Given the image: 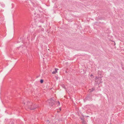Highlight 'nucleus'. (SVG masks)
Instances as JSON below:
<instances>
[{
  "label": "nucleus",
  "mask_w": 124,
  "mask_h": 124,
  "mask_svg": "<svg viewBox=\"0 0 124 124\" xmlns=\"http://www.w3.org/2000/svg\"><path fill=\"white\" fill-rule=\"evenodd\" d=\"M23 103L24 105H25L26 104V108H27L30 110H32L36 108V107H33V108L31 107V106L32 105L33 103L32 102L28 101L26 103V104L25 102H23Z\"/></svg>",
  "instance_id": "obj_1"
},
{
  "label": "nucleus",
  "mask_w": 124,
  "mask_h": 124,
  "mask_svg": "<svg viewBox=\"0 0 124 124\" xmlns=\"http://www.w3.org/2000/svg\"><path fill=\"white\" fill-rule=\"evenodd\" d=\"M102 76L101 77H95V79H98L99 78H101L102 77ZM102 79H101L99 80H98V81H97V83L98 84H100L102 82H101Z\"/></svg>",
  "instance_id": "obj_2"
},
{
  "label": "nucleus",
  "mask_w": 124,
  "mask_h": 124,
  "mask_svg": "<svg viewBox=\"0 0 124 124\" xmlns=\"http://www.w3.org/2000/svg\"><path fill=\"white\" fill-rule=\"evenodd\" d=\"M50 101L51 102H50V105L52 106L54 104L55 101L52 99H51Z\"/></svg>",
  "instance_id": "obj_3"
},
{
  "label": "nucleus",
  "mask_w": 124,
  "mask_h": 124,
  "mask_svg": "<svg viewBox=\"0 0 124 124\" xmlns=\"http://www.w3.org/2000/svg\"><path fill=\"white\" fill-rule=\"evenodd\" d=\"M86 100H92V99L91 98H90V96H87L86 97Z\"/></svg>",
  "instance_id": "obj_4"
},
{
  "label": "nucleus",
  "mask_w": 124,
  "mask_h": 124,
  "mask_svg": "<svg viewBox=\"0 0 124 124\" xmlns=\"http://www.w3.org/2000/svg\"><path fill=\"white\" fill-rule=\"evenodd\" d=\"M94 90L95 88H93L91 89H89V91L90 92H91L93 91H94Z\"/></svg>",
  "instance_id": "obj_5"
},
{
  "label": "nucleus",
  "mask_w": 124,
  "mask_h": 124,
  "mask_svg": "<svg viewBox=\"0 0 124 124\" xmlns=\"http://www.w3.org/2000/svg\"><path fill=\"white\" fill-rule=\"evenodd\" d=\"M33 107H36V108L38 107V106H36V105L35 104L33 105V103H32V105L31 106V107L32 108H33Z\"/></svg>",
  "instance_id": "obj_6"
},
{
  "label": "nucleus",
  "mask_w": 124,
  "mask_h": 124,
  "mask_svg": "<svg viewBox=\"0 0 124 124\" xmlns=\"http://www.w3.org/2000/svg\"><path fill=\"white\" fill-rule=\"evenodd\" d=\"M61 86L63 88L65 89H66V87L65 85L63 84H62L61 85Z\"/></svg>",
  "instance_id": "obj_7"
},
{
  "label": "nucleus",
  "mask_w": 124,
  "mask_h": 124,
  "mask_svg": "<svg viewBox=\"0 0 124 124\" xmlns=\"http://www.w3.org/2000/svg\"><path fill=\"white\" fill-rule=\"evenodd\" d=\"M43 79H41L40 80V82L41 83H42L43 82Z\"/></svg>",
  "instance_id": "obj_8"
},
{
  "label": "nucleus",
  "mask_w": 124,
  "mask_h": 124,
  "mask_svg": "<svg viewBox=\"0 0 124 124\" xmlns=\"http://www.w3.org/2000/svg\"><path fill=\"white\" fill-rule=\"evenodd\" d=\"M86 122L84 120H83V124H87L86 123Z\"/></svg>",
  "instance_id": "obj_9"
},
{
  "label": "nucleus",
  "mask_w": 124,
  "mask_h": 124,
  "mask_svg": "<svg viewBox=\"0 0 124 124\" xmlns=\"http://www.w3.org/2000/svg\"><path fill=\"white\" fill-rule=\"evenodd\" d=\"M57 103L58 104V105H60V103L59 101H58L57 102Z\"/></svg>",
  "instance_id": "obj_10"
},
{
  "label": "nucleus",
  "mask_w": 124,
  "mask_h": 124,
  "mask_svg": "<svg viewBox=\"0 0 124 124\" xmlns=\"http://www.w3.org/2000/svg\"><path fill=\"white\" fill-rule=\"evenodd\" d=\"M56 73V72L55 71H54L53 72H52V74H55Z\"/></svg>",
  "instance_id": "obj_11"
},
{
  "label": "nucleus",
  "mask_w": 124,
  "mask_h": 124,
  "mask_svg": "<svg viewBox=\"0 0 124 124\" xmlns=\"http://www.w3.org/2000/svg\"><path fill=\"white\" fill-rule=\"evenodd\" d=\"M58 70V69L55 68V71L56 72V73H57V70Z\"/></svg>",
  "instance_id": "obj_12"
},
{
  "label": "nucleus",
  "mask_w": 124,
  "mask_h": 124,
  "mask_svg": "<svg viewBox=\"0 0 124 124\" xmlns=\"http://www.w3.org/2000/svg\"><path fill=\"white\" fill-rule=\"evenodd\" d=\"M41 31H44V29H43V28H41Z\"/></svg>",
  "instance_id": "obj_13"
},
{
  "label": "nucleus",
  "mask_w": 124,
  "mask_h": 124,
  "mask_svg": "<svg viewBox=\"0 0 124 124\" xmlns=\"http://www.w3.org/2000/svg\"><path fill=\"white\" fill-rule=\"evenodd\" d=\"M11 124H14L13 122H12L11 123Z\"/></svg>",
  "instance_id": "obj_14"
},
{
  "label": "nucleus",
  "mask_w": 124,
  "mask_h": 124,
  "mask_svg": "<svg viewBox=\"0 0 124 124\" xmlns=\"http://www.w3.org/2000/svg\"><path fill=\"white\" fill-rule=\"evenodd\" d=\"M59 109H60V111H61V108H60Z\"/></svg>",
  "instance_id": "obj_15"
},
{
  "label": "nucleus",
  "mask_w": 124,
  "mask_h": 124,
  "mask_svg": "<svg viewBox=\"0 0 124 124\" xmlns=\"http://www.w3.org/2000/svg\"><path fill=\"white\" fill-rule=\"evenodd\" d=\"M93 76V75H91V76Z\"/></svg>",
  "instance_id": "obj_16"
},
{
  "label": "nucleus",
  "mask_w": 124,
  "mask_h": 124,
  "mask_svg": "<svg viewBox=\"0 0 124 124\" xmlns=\"http://www.w3.org/2000/svg\"><path fill=\"white\" fill-rule=\"evenodd\" d=\"M47 122H49V121L48 120H47Z\"/></svg>",
  "instance_id": "obj_17"
},
{
  "label": "nucleus",
  "mask_w": 124,
  "mask_h": 124,
  "mask_svg": "<svg viewBox=\"0 0 124 124\" xmlns=\"http://www.w3.org/2000/svg\"><path fill=\"white\" fill-rule=\"evenodd\" d=\"M40 8H41V7H40Z\"/></svg>",
  "instance_id": "obj_18"
}]
</instances>
